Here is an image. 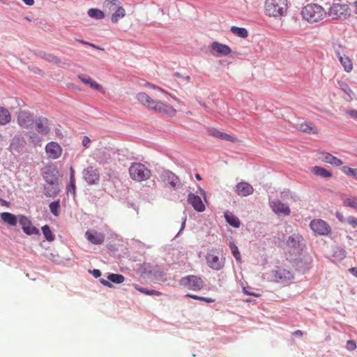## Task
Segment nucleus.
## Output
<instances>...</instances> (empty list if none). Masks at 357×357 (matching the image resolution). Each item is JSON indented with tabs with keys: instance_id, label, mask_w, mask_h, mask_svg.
I'll return each mask as SVG.
<instances>
[{
	"instance_id": "nucleus-46",
	"label": "nucleus",
	"mask_w": 357,
	"mask_h": 357,
	"mask_svg": "<svg viewBox=\"0 0 357 357\" xmlns=\"http://www.w3.org/2000/svg\"><path fill=\"white\" fill-rule=\"evenodd\" d=\"M344 204L347 206L357 209V198H347L344 201Z\"/></svg>"
},
{
	"instance_id": "nucleus-50",
	"label": "nucleus",
	"mask_w": 357,
	"mask_h": 357,
	"mask_svg": "<svg viewBox=\"0 0 357 357\" xmlns=\"http://www.w3.org/2000/svg\"><path fill=\"white\" fill-rule=\"evenodd\" d=\"M210 134L213 136H214L215 137H217V138H219V139H221L222 137V134L223 132L218 130H216V129H213L210 131Z\"/></svg>"
},
{
	"instance_id": "nucleus-22",
	"label": "nucleus",
	"mask_w": 357,
	"mask_h": 357,
	"mask_svg": "<svg viewBox=\"0 0 357 357\" xmlns=\"http://www.w3.org/2000/svg\"><path fill=\"white\" fill-rule=\"evenodd\" d=\"M275 278L277 281L286 282L291 280L294 275L291 271L285 268H280L275 272Z\"/></svg>"
},
{
	"instance_id": "nucleus-28",
	"label": "nucleus",
	"mask_w": 357,
	"mask_h": 357,
	"mask_svg": "<svg viewBox=\"0 0 357 357\" xmlns=\"http://www.w3.org/2000/svg\"><path fill=\"white\" fill-rule=\"evenodd\" d=\"M314 174L324 178H330L333 176L331 171L319 166H314Z\"/></svg>"
},
{
	"instance_id": "nucleus-20",
	"label": "nucleus",
	"mask_w": 357,
	"mask_h": 357,
	"mask_svg": "<svg viewBox=\"0 0 357 357\" xmlns=\"http://www.w3.org/2000/svg\"><path fill=\"white\" fill-rule=\"evenodd\" d=\"M36 131L43 135H47L50 132L48 120L46 118H38L36 121Z\"/></svg>"
},
{
	"instance_id": "nucleus-52",
	"label": "nucleus",
	"mask_w": 357,
	"mask_h": 357,
	"mask_svg": "<svg viewBox=\"0 0 357 357\" xmlns=\"http://www.w3.org/2000/svg\"><path fill=\"white\" fill-rule=\"evenodd\" d=\"M249 289H250L249 287H244L243 292L247 295L254 296L255 297H259L261 296L260 294L252 291L249 290Z\"/></svg>"
},
{
	"instance_id": "nucleus-53",
	"label": "nucleus",
	"mask_w": 357,
	"mask_h": 357,
	"mask_svg": "<svg viewBox=\"0 0 357 357\" xmlns=\"http://www.w3.org/2000/svg\"><path fill=\"white\" fill-rule=\"evenodd\" d=\"M91 139L87 137L84 136L82 139V144L84 148H89L90 146Z\"/></svg>"
},
{
	"instance_id": "nucleus-10",
	"label": "nucleus",
	"mask_w": 357,
	"mask_h": 357,
	"mask_svg": "<svg viewBox=\"0 0 357 357\" xmlns=\"http://www.w3.org/2000/svg\"><path fill=\"white\" fill-rule=\"evenodd\" d=\"M18 221L22 226L23 231L27 235L40 234V231L32 225L31 221L26 216L20 215L18 216Z\"/></svg>"
},
{
	"instance_id": "nucleus-2",
	"label": "nucleus",
	"mask_w": 357,
	"mask_h": 357,
	"mask_svg": "<svg viewBox=\"0 0 357 357\" xmlns=\"http://www.w3.org/2000/svg\"><path fill=\"white\" fill-rule=\"evenodd\" d=\"M287 10V0H266L264 2L265 15L274 18L284 16Z\"/></svg>"
},
{
	"instance_id": "nucleus-41",
	"label": "nucleus",
	"mask_w": 357,
	"mask_h": 357,
	"mask_svg": "<svg viewBox=\"0 0 357 357\" xmlns=\"http://www.w3.org/2000/svg\"><path fill=\"white\" fill-rule=\"evenodd\" d=\"M42 231H43V234L47 241L51 242L54 240V235L52 234V232L48 225L43 226Z\"/></svg>"
},
{
	"instance_id": "nucleus-7",
	"label": "nucleus",
	"mask_w": 357,
	"mask_h": 357,
	"mask_svg": "<svg viewBox=\"0 0 357 357\" xmlns=\"http://www.w3.org/2000/svg\"><path fill=\"white\" fill-rule=\"evenodd\" d=\"M329 15L333 18L345 20L350 15V11L347 4L334 3L331 7Z\"/></svg>"
},
{
	"instance_id": "nucleus-3",
	"label": "nucleus",
	"mask_w": 357,
	"mask_h": 357,
	"mask_svg": "<svg viewBox=\"0 0 357 357\" xmlns=\"http://www.w3.org/2000/svg\"><path fill=\"white\" fill-rule=\"evenodd\" d=\"M128 170L130 178L137 182L146 181L151 176V170L139 162L132 163Z\"/></svg>"
},
{
	"instance_id": "nucleus-23",
	"label": "nucleus",
	"mask_w": 357,
	"mask_h": 357,
	"mask_svg": "<svg viewBox=\"0 0 357 357\" xmlns=\"http://www.w3.org/2000/svg\"><path fill=\"white\" fill-rule=\"evenodd\" d=\"M335 54L344 70L348 73L350 72L353 68V65L349 58L342 55L340 51L337 50H335Z\"/></svg>"
},
{
	"instance_id": "nucleus-13",
	"label": "nucleus",
	"mask_w": 357,
	"mask_h": 357,
	"mask_svg": "<svg viewBox=\"0 0 357 357\" xmlns=\"http://www.w3.org/2000/svg\"><path fill=\"white\" fill-rule=\"evenodd\" d=\"M314 232L321 236H327L331 232V227L323 220H314Z\"/></svg>"
},
{
	"instance_id": "nucleus-8",
	"label": "nucleus",
	"mask_w": 357,
	"mask_h": 357,
	"mask_svg": "<svg viewBox=\"0 0 357 357\" xmlns=\"http://www.w3.org/2000/svg\"><path fill=\"white\" fill-rule=\"evenodd\" d=\"M303 238L299 235L294 234L289 236L287 240L289 253L294 256L301 255V251L303 250Z\"/></svg>"
},
{
	"instance_id": "nucleus-16",
	"label": "nucleus",
	"mask_w": 357,
	"mask_h": 357,
	"mask_svg": "<svg viewBox=\"0 0 357 357\" xmlns=\"http://www.w3.org/2000/svg\"><path fill=\"white\" fill-rule=\"evenodd\" d=\"M211 47L213 52V54L216 56H227L231 52V50L228 45L217 41L212 43Z\"/></svg>"
},
{
	"instance_id": "nucleus-36",
	"label": "nucleus",
	"mask_w": 357,
	"mask_h": 357,
	"mask_svg": "<svg viewBox=\"0 0 357 357\" xmlns=\"http://www.w3.org/2000/svg\"><path fill=\"white\" fill-rule=\"evenodd\" d=\"M120 2L117 0H105L104 7L109 12L115 11L117 7L121 6Z\"/></svg>"
},
{
	"instance_id": "nucleus-19",
	"label": "nucleus",
	"mask_w": 357,
	"mask_h": 357,
	"mask_svg": "<svg viewBox=\"0 0 357 357\" xmlns=\"http://www.w3.org/2000/svg\"><path fill=\"white\" fill-rule=\"evenodd\" d=\"M273 211L278 215H288L290 213L289 207L279 200L271 203Z\"/></svg>"
},
{
	"instance_id": "nucleus-18",
	"label": "nucleus",
	"mask_w": 357,
	"mask_h": 357,
	"mask_svg": "<svg viewBox=\"0 0 357 357\" xmlns=\"http://www.w3.org/2000/svg\"><path fill=\"white\" fill-rule=\"evenodd\" d=\"M236 194L241 197H246L252 195L254 192L252 186L247 182H240L236 185Z\"/></svg>"
},
{
	"instance_id": "nucleus-17",
	"label": "nucleus",
	"mask_w": 357,
	"mask_h": 357,
	"mask_svg": "<svg viewBox=\"0 0 357 357\" xmlns=\"http://www.w3.org/2000/svg\"><path fill=\"white\" fill-rule=\"evenodd\" d=\"M188 202L198 212H203L205 210V206L199 196L193 193L188 195Z\"/></svg>"
},
{
	"instance_id": "nucleus-57",
	"label": "nucleus",
	"mask_w": 357,
	"mask_h": 357,
	"mask_svg": "<svg viewBox=\"0 0 357 357\" xmlns=\"http://www.w3.org/2000/svg\"><path fill=\"white\" fill-rule=\"evenodd\" d=\"M92 273L96 278H98L101 275V272L98 269H94Z\"/></svg>"
},
{
	"instance_id": "nucleus-54",
	"label": "nucleus",
	"mask_w": 357,
	"mask_h": 357,
	"mask_svg": "<svg viewBox=\"0 0 357 357\" xmlns=\"http://www.w3.org/2000/svg\"><path fill=\"white\" fill-rule=\"evenodd\" d=\"M73 191V193L75 192V180H70V184L68 188V192Z\"/></svg>"
},
{
	"instance_id": "nucleus-56",
	"label": "nucleus",
	"mask_w": 357,
	"mask_h": 357,
	"mask_svg": "<svg viewBox=\"0 0 357 357\" xmlns=\"http://www.w3.org/2000/svg\"><path fill=\"white\" fill-rule=\"evenodd\" d=\"M100 282H101L102 284H103L105 287H112V284L109 281H107L106 280L101 279L100 280Z\"/></svg>"
},
{
	"instance_id": "nucleus-25",
	"label": "nucleus",
	"mask_w": 357,
	"mask_h": 357,
	"mask_svg": "<svg viewBox=\"0 0 357 357\" xmlns=\"http://www.w3.org/2000/svg\"><path fill=\"white\" fill-rule=\"evenodd\" d=\"M1 220L10 226H16L18 218L13 213L3 212L0 214Z\"/></svg>"
},
{
	"instance_id": "nucleus-38",
	"label": "nucleus",
	"mask_w": 357,
	"mask_h": 357,
	"mask_svg": "<svg viewBox=\"0 0 357 357\" xmlns=\"http://www.w3.org/2000/svg\"><path fill=\"white\" fill-rule=\"evenodd\" d=\"M341 171L345 175L348 176H352L354 178L357 180V168H352L347 166H343L341 168Z\"/></svg>"
},
{
	"instance_id": "nucleus-60",
	"label": "nucleus",
	"mask_w": 357,
	"mask_h": 357,
	"mask_svg": "<svg viewBox=\"0 0 357 357\" xmlns=\"http://www.w3.org/2000/svg\"><path fill=\"white\" fill-rule=\"evenodd\" d=\"M0 202L2 206H6V207H10V203L5 199H0Z\"/></svg>"
},
{
	"instance_id": "nucleus-33",
	"label": "nucleus",
	"mask_w": 357,
	"mask_h": 357,
	"mask_svg": "<svg viewBox=\"0 0 357 357\" xmlns=\"http://www.w3.org/2000/svg\"><path fill=\"white\" fill-rule=\"evenodd\" d=\"M225 218L230 225L235 228H238L240 226V221L239 219L234 215L232 213H226L225 214Z\"/></svg>"
},
{
	"instance_id": "nucleus-12",
	"label": "nucleus",
	"mask_w": 357,
	"mask_h": 357,
	"mask_svg": "<svg viewBox=\"0 0 357 357\" xmlns=\"http://www.w3.org/2000/svg\"><path fill=\"white\" fill-rule=\"evenodd\" d=\"M317 158L319 160H321L322 162L329 163L331 165L335 166V167H340L343 165V162L342 160L333 155L332 154H331L328 152H324V151L319 152L317 153Z\"/></svg>"
},
{
	"instance_id": "nucleus-29",
	"label": "nucleus",
	"mask_w": 357,
	"mask_h": 357,
	"mask_svg": "<svg viewBox=\"0 0 357 357\" xmlns=\"http://www.w3.org/2000/svg\"><path fill=\"white\" fill-rule=\"evenodd\" d=\"M58 183L49 184L45 188V195L48 197L56 196L59 192Z\"/></svg>"
},
{
	"instance_id": "nucleus-51",
	"label": "nucleus",
	"mask_w": 357,
	"mask_h": 357,
	"mask_svg": "<svg viewBox=\"0 0 357 357\" xmlns=\"http://www.w3.org/2000/svg\"><path fill=\"white\" fill-rule=\"evenodd\" d=\"M46 59L50 62H53V63H58L60 61L59 59L57 56L52 55V54L47 55Z\"/></svg>"
},
{
	"instance_id": "nucleus-59",
	"label": "nucleus",
	"mask_w": 357,
	"mask_h": 357,
	"mask_svg": "<svg viewBox=\"0 0 357 357\" xmlns=\"http://www.w3.org/2000/svg\"><path fill=\"white\" fill-rule=\"evenodd\" d=\"M349 271L355 277L357 278V267H353L349 269Z\"/></svg>"
},
{
	"instance_id": "nucleus-30",
	"label": "nucleus",
	"mask_w": 357,
	"mask_h": 357,
	"mask_svg": "<svg viewBox=\"0 0 357 357\" xmlns=\"http://www.w3.org/2000/svg\"><path fill=\"white\" fill-rule=\"evenodd\" d=\"M301 15L303 20L310 22L312 18V4L308 3L303 8Z\"/></svg>"
},
{
	"instance_id": "nucleus-34",
	"label": "nucleus",
	"mask_w": 357,
	"mask_h": 357,
	"mask_svg": "<svg viewBox=\"0 0 357 357\" xmlns=\"http://www.w3.org/2000/svg\"><path fill=\"white\" fill-rule=\"evenodd\" d=\"M230 31L233 34L242 38H246L248 36V32L245 28L233 26Z\"/></svg>"
},
{
	"instance_id": "nucleus-24",
	"label": "nucleus",
	"mask_w": 357,
	"mask_h": 357,
	"mask_svg": "<svg viewBox=\"0 0 357 357\" xmlns=\"http://www.w3.org/2000/svg\"><path fill=\"white\" fill-rule=\"evenodd\" d=\"M335 217L342 223H347L353 228L357 227V218L354 216H348L345 218L340 212L335 213Z\"/></svg>"
},
{
	"instance_id": "nucleus-26",
	"label": "nucleus",
	"mask_w": 357,
	"mask_h": 357,
	"mask_svg": "<svg viewBox=\"0 0 357 357\" xmlns=\"http://www.w3.org/2000/svg\"><path fill=\"white\" fill-rule=\"evenodd\" d=\"M78 78L80 79L82 82H83L84 84L89 85V86L93 89H96L97 91H101L102 89V86L97 83L96 82L93 81L91 78H86L84 77L82 75H78Z\"/></svg>"
},
{
	"instance_id": "nucleus-61",
	"label": "nucleus",
	"mask_w": 357,
	"mask_h": 357,
	"mask_svg": "<svg viewBox=\"0 0 357 357\" xmlns=\"http://www.w3.org/2000/svg\"><path fill=\"white\" fill-rule=\"evenodd\" d=\"M70 180H75V171L72 167L70 168Z\"/></svg>"
},
{
	"instance_id": "nucleus-62",
	"label": "nucleus",
	"mask_w": 357,
	"mask_h": 357,
	"mask_svg": "<svg viewBox=\"0 0 357 357\" xmlns=\"http://www.w3.org/2000/svg\"><path fill=\"white\" fill-rule=\"evenodd\" d=\"M22 1L27 6H32L34 4V0H22Z\"/></svg>"
},
{
	"instance_id": "nucleus-42",
	"label": "nucleus",
	"mask_w": 357,
	"mask_h": 357,
	"mask_svg": "<svg viewBox=\"0 0 357 357\" xmlns=\"http://www.w3.org/2000/svg\"><path fill=\"white\" fill-rule=\"evenodd\" d=\"M185 297L191 298H193L195 300L202 301H204V302L208 303H213L215 301L214 298H208V297L199 296L194 295V294H188L185 295Z\"/></svg>"
},
{
	"instance_id": "nucleus-35",
	"label": "nucleus",
	"mask_w": 357,
	"mask_h": 357,
	"mask_svg": "<svg viewBox=\"0 0 357 357\" xmlns=\"http://www.w3.org/2000/svg\"><path fill=\"white\" fill-rule=\"evenodd\" d=\"M133 287L134 288L137 290L138 291L142 293V294H144L146 295H149V296H160L162 294L161 292L158 291H155V290H153V289H145V288H143V287H139L138 284H133Z\"/></svg>"
},
{
	"instance_id": "nucleus-27",
	"label": "nucleus",
	"mask_w": 357,
	"mask_h": 357,
	"mask_svg": "<svg viewBox=\"0 0 357 357\" xmlns=\"http://www.w3.org/2000/svg\"><path fill=\"white\" fill-rule=\"evenodd\" d=\"M314 22H319L326 16V12L323 8L316 3H314Z\"/></svg>"
},
{
	"instance_id": "nucleus-6",
	"label": "nucleus",
	"mask_w": 357,
	"mask_h": 357,
	"mask_svg": "<svg viewBox=\"0 0 357 357\" xmlns=\"http://www.w3.org/2000/svg\"><path fill=\"white\" fill-rule=\"evenodd\" d=\"M206 260L208 266L215 271L222 269L225 265V259L220 258L217 250L214 249L208 251Z\"/></svg>"
},
{
	"instance_id": "nucleus-58",
	"label": "nucleus",
	"mask_w": 357,
	"mask_h": 357,
	"mask_svg": "<svg viewBox=\"0 0 357 357\" xmlns=\"http://www.w3.org/2000/svg\"><path fill=\"white\" fill-rule=\"evenodd\" d=\"M292 335L296 337H301L303 335V333L301 331L297 330L292 333Z\"/></svg>"
},
{
	"instance_id": "nucleus-39",
	"label": "nucleus",
	"mask_w": 357,
	"mask_h": 357,
	"mask_svg": "<svg viewBox=\"0 0 357 357\" xmlns=\"http://www.w3.org/2000/svg\"><path fill=\"white\" fill-rule=\"evenodd\" d=\"M337 85L338 88L344 91L349 96V99H352L353 92L346 82L343 81H338Z\"/></svg>"
},
{
	"instance_id": "nucleus-45",
	"label": "nucleus",
	"mask_w": 357,
	"mask_h": 357,
	"mask_svg": "<svg viewBox=\"0 0 357 357\" xmlns=\"http://www.w3.org/2000/svg\"><path fill=\"white\" fill-rule=\"evenodd\" d=\"M50 211L55 215L58 216L59 214L60 203L59 201L53 202L50 204Z\"/></svg>"
},
{
	"instance_id": "nucleus-14",
	"label": "nucleus",
	"mask_w": 357,
	"mask_h": 357,
	"mask_svg": "<svg viewBox=\"0 0 357 357\" xmlns=\"http://www.w3.org/2000/svg\"><path fill=\"white\" fill-rule=\"evenodd\" d=\"M58 171L54 165L46 167L43 172V178L48 184L58 183Z\"/></svg>"
},
{
	"instance_id": "nucleus-11",
	"label": "nucleus",
	"mask_w": 357,
	"mask_h": 357,
	"mask_svg": "<svg viewBox=\"0 0 357 357\" xmlns=\"http://www.w3.org/2000/svg\"><path fill=\"white\" fill-rule=\"evenodd\" d=\"M84 180L89 185H94L98 183L100 179L99 171L92 166L88 167L83 172Z\"/></svg>"
},
{
	"instance_id": "nucleus-4",
	"label": "nucleus",
	"mask_w": 357,
	"mask_h": 357,
	"mask_svg": "<svg viewBox=\"0 0 357 357\" xmlns=\"http://www.w3.org/2000/svg\"><path fill=\"white\" fill-rule=\"evenodd\" d=\"M160 181L165 187L176 190L182 187L181 179L178 176L169 170H164L160 175Z\"/></svg>"
},
{
	"instance_id": "nucleus-21",
	"label": "nucleus",
	"mask_w": 357,
	"mask_h": 357,
	"mask_svg": "<svg viewBox=\"0 0 357 357\" xmlns=\"http://www.w3.org/2000/svg\"><path fill=\"white\" fill-rule=\"evenodd\" d=\"M17 121L20 126L24 128H29L33 123V116L30 113L24 111L19 113Z\"/></svg>"
},
{
	"instance_id": "nucleus-55",
	"label": "nucleus",
	"mask_w": 357,
	"mask_h": 357,
	"mask_svg": "<svg viewBox=\"0 0 357 357\" xmlns=\"http://www.w3.org/2000/svg\"><path fill=\"white\" fill-rule=\"evenodd\" d=\"M347 114L354 119H357V110L351 109L347 112Z\"/></svg>"
},
{
	"instance_id": "nucleus-49",
	"label": "nucleus",
	"mask_w": 357,
	"mask_h": 357,
	"mask_svg": "<svg viewBox=\"0 0 357 357\" xmlns=\"http://www.w3.org/2000/svg\"><path fill=\"white\" fill-rule=\"evenodd\" d=\"M346 348L349 351H354L356 349V343L354 340H348L346 344Z\"/></svg>"
},
{
	"instance_id": "nucleus-5",
	"label": "nucleus",
	"mask_w": 357,
	"mask_h": 357,
	"mask_svg": "<svg viewBox=\"0 0 357 357\" xmlns=\"http://www.w3.org/2000/svg\"><path fill=\"white\" fill-rule=\"evenodd\" d=\"M180 284L189 290L197 291L203 288L204 282L201 277L190 275L183 277L180 280Z\"/></svg>"
},
{
	"instance_id": "nucleus-32",
	"label": "nucleus",
	"mask_w": 357,
	"mask_h": 357,
	"mask_svg": "<svg viewBox=\"0 0 357 357\" xmlns=\"http://www.w3.org/2000/svg\"><path fill=\"white\" fill-rule=\"evenodd\" d=\"M126 15V10L125 9L121 6L117 7V9L114 11L112 16V22L113 23H116L119 22V20L123 17H124Z\"/></svg>"
},
{
	"instance_id": "nucleus-48",
	"label": "nucleus",
	"mask_w": 357,
	"mask_h": 357,
	"mask_svg": "<svg viewBox=\"0 0 357 357\" xmlns=\"http://www.w3.org/2000/svg\"><path fill=\"white\" fill-rule=\"evenodd\" d=\"M298 128L304 132H310L312 130V128L307 123L303 122L298 125Z\"/></svg>"
},
{
	"instance_id": "nucleus-64",
	"label": "nucleus",
	"mask_w": 357,
	"mask_h": 357,
	"mask_svg": "<svg viewBox=\"0 0 357 357\" xmlns=\"http://www.w3.org/2000/svg\"><path fill=\"white\" fill-rule=\"evenodd\" d=\"M77 41L79 42L82 44L88 45H91V46H93L94 47L93 45H92V44L88 43V42H85V41L81 40H77Z\"/></svg>"
},
{
	"instance_id": "nucleus-47",
	"label": "nucleus",
	"mask_w": 357,
	"mask_h": 357,
	"mask_svg": "<svg viewBox=\"0 0 357 357\" xmlns=\"http://www.w3.org/2000/svg\"><path fill=\"white\" fill-rule=\"evenodd\" d=\"M221 139L225 140V141H227V142H238V139L237 137H236L234 136H232V135H230L229 134L225 133V132H223L222 137Z\"/></svg>"
},
{
	"instance_id": "nucleus-15",
	"label": "nucleus",
	"mask_w": 357,
	"mask_h": 357,
	"mask_svg": "<svg viewBox=\"0 0 357 357\" xmlns=\"http://www.w3.org/2000/svg\"><path fill=\"white\" fill-rule=\"evenodd\" d=\"M85 237L90 243L95 245H100L103 243L105 239V236L103 233L94 230L86 231L85 233Z\"/></svg>"
},
{
	"instance_id": "nucleus-44",
	"label": "nucleus",
	"mask_w": 357,
	"mask_h": 357,
	"mask_svg": "<svg viewBox=\"0 0 357 357\" xmlns=\"http://www.w3.org/2000/svg\"><path fill=\"white\" fill-rule=\"evenodd\" d=\"M229 248L231 249L233 256L236 259V261H241V254L240 252L238 251V247L234 243L231 242L229 243Z\"/></svg>"
},
{
	"instance_id": "nucleus-63",
	"label": "nucleus",
	"mask_w": 357,
	"mask_h": 357,
	"mask_svg": "<svg viewBox=\"0 0 357 357\" xmlns=\"http://www.w3.org/2000/svg\"><path fill=\"white\" fill-rule=\"evenodd\" d=\"M30 138H31L32 142H36V139H38V136L36 134H33V135L30 136Z\"/></svg>"
},
{
	"instance_id": "nucleus-43",
	"label": "nucleus",
	"mask_w": 357,
	"mask_h": 357,
	"mask_svg": "<svg viewBox=\"0 0 357 357\" xmlns=\"http://www.w3.org/2000/svg\"><path fill=\"white\" fill-rule=\"evenodd\" d=\"M333 257L338 261H341L346 257V252L342 248H337L333 252Z\"/></svg>"
},
{
	"instance_id": "nucleus-1",
	"label": "nucleus",
	"mask_w": 357,
	"mask_h": 357,
	"mask_svg": "<svg viewBox=\"0 0 357 357\" xmlns=\"http://www.w3.org/2000/svg\"><path fill=\"white\" fill-rule=\"evenodd\" d=\"M145 86L158 90L162 96H160L156 93L148 94L146 92L140 91L135 96L138 102L155 114L167 117L174 116L176 109L166 100L169 96L168 93L149 82L146 83Z\"/></svg>"
},
{
	"instance_id": "nucleus-40",
	"label": "nucleus",
	"mask_w": 357,
	"mask_h": 357,
	"mask_svg": "<svg viewBox=\"0 0 357 357\" xmlns=\"http://www.w3.org/2000/svg\"><path fill=\"white\" fill-rule=\"evenodd\" d=\"M107 279L116 284L123 283L125 280V278L123 275L111 273L107 275Z\"/></svg>"
},
{
	"instance_id": "nucleus-37",
	"label": "nucleus",
	"mask_w": 357,
	"mask_h": 357,
	"mask_svg": "<svg viewBox=\"0 0 357 357\" xmlns=\"http://www.w3.org/2000/svg\"><path fill=\"white\" fill-rule=\"evenodd\" d=\"M88 15L91 18L97 20L102 19L105 17L104 13L102 10L97 8H90L88 10Z\"/></svg>"
},
{
	"instance_id": "nucleus-9",
	"label": "nucleus",
	"mask_w": 357,
	"mask_h": 357,
	"mask_svg": "<svg viewBox=\"0 0 357 357\" xmlns=\"http://www.w3.org/2000/svg\"><path fill=\"white\" fill-rule=\"evenodd\" d=\"M47 158L51 160H56L59 158L63 153V149L56 142H50L47 143L45 148Z\"/></svg>"
},
{
	"instance_id": "nucleus-31",
	"label": "nucleus",
	"mask_w": 357,
	"mask_h": 357,
	"mask_svg": "<svg viewBox=\"0 0 357 357\" xmlns=\"http://www.w3.org/2000/svg\"><path fill=\"white\" fill-rule=\"evenodd\" d=\"M10 119L11 116L9 111L4 107H0V125L8 123Z\"/></svg>"
}]
</instances>
